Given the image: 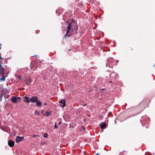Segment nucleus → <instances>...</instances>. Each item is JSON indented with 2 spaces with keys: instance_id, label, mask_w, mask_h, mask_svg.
I'll return each instance as SVG.
<instances>
[{
  "instance_id": "obj_1",
  "label": "nucleus",
  "mask_w": 155,
  "mask_h": 155,
  "mask_svg": "<svg viewBox=\"0 0 155 155\" xmlns=\"http://www.w3.org/2000/svg\"><path fill=\"white\" fill-rule=\"evenodd\" d=\"M78 29L77 26V24L75 21H72L69 24L67 28L66 34L65 36H68L71 35L72 34V32L74 30Z\"/></svg>"
},
{
  "instance_id": "obj_2",
  "label": "nucleus",
  "mask_w": 155,
  "mask_h": 155,
  "mask_svg": "<svg viewBox=\"0 0 155 155\" xmlns=\"http://www.w3.org/2000/svg\"><path fill=\"white\" fill-rule=\"evenodd\" d=\"M20 99V97H17L15 96H14L12 98L11 100L13 103H17L18 102V100Z\"/></svg>"
},
{
  "instance_id": "obj_3",
  "label": "nucleus",
  "mask_w": 155,
  "mask_h": 155,
  "mask_svg": "<svg viewBox=\"0 0 155 155\" xmlns=\"http://www.w3.org/2000/svg\"><path fill=\"white\" fill-rule=\"evenodd\" d=\"M24 139L23 137H20L19 136H17L15 138V141L16 143H18L23 140Z\"/></svg>"
},
{
  "instance_id": "obj_4",
  "label": "nucleus",
  "mask_w": 155,
  "mask_h": 155,
  "mask_svg": "<svg viewBox=\"0 0 155 155\" xmlns=\"http://www.w3.org/2000/svg\"><path fill=\"white\" fill-rule=\"evenodd\" d=\"M38 98L36 96H33L30 99V101L32 103H35L38 100Z\"/></svg>"
},
{
  "instance_id": "obj_5",
  "label": "nucleus",
  "mask_w": 155,
  "mask_h": 155,
  "mask_svg": "<svg viewBox=\"0 0 155 155\" xmlns=\"http://www.w3.org/2000/svg\"><path fill=\"white\" fill-rule=\"evenodd\" d=\"M8 144L10 147H12L14 145V142L12 140H10L8 141Z\"/></svg>"
},
{
  "instance_id": "obj_6",
  "label": "nucleus",
  "mask_w": 155,
  "mask_h": 155,
  "mask_svg": "<svg viewBox=\"0 0 155 155\" xmlns=\"http://www.w3.org/2000/svg\"><path fill=\"white\" fill-rule=\"evenodd\" d=\"M24 101L25 102L29 103L30 102V99L28 97L25 96L24 97Z\"/></svg>"
},
{
  "instance_id": "obj_7",
  "label": "nucleus",
  "mask_w": 155,
  "mask_h": 155,
  "mask_svg": "<svg viewBox=\"0 0 155 155\" xmlns=\"http://www.w3.org/2000/svg\"><path fill=\"white\" fill-rule=\"evenodd\" d=\"M31 79L30 78L26 79L25 81V84L27 85H29L31 83Z\"/></svg>"
},
{
  "instance_id": "obj_8",
  "label": "nucleus",
  "mask_w": 155,
  "mask_h": 155,
  "mask_svg": "<svg viewBox=\"0 0 155 155\" xmlns=\"http://www.w3.org/2000/svg\"><path fill=\"white\" fill-rule=\"evenodd\" d=\"M59 102L61 104V106L63 107H64L65 106V100H62L59 101Z\"/></svg>"
},
{
  "instance_id": "obj_9",
  "label": "nucleus",
  "mask_w": 155,
  "mask_h": 155,
  "mask_svg": "<svg viewBox=\"0 0 155 155\" xmlns=\"http://www.w3.org/2000/svg\"><path fill=\"white\" fill-rule=\"evenodd\" d=\"M4 71V68L3 67H0V74L1 75V76L3 75Z\"/></svg>"
},
{
  "instance_id": "obj_10",
  "label": "nucleus",
  "mask_w": 155,
  "mask_h": 155,
  "mask_svg": "<svg viewBox=\"0 0 155 155\" xmlns=\"http://www.w3.org/2000/svg\"><path fill=\"white\" fill-rule=\"evenodd\" d=\"M106 126L107 125L105 123H104L103 124H101L100 125V127L101 129L105 128Z\"/></svg>"
},
{
  "instance_id": "obj_11",
  "label": "nucleus",
  "mask_w": 155,
  "mask_h": 155,
  "mask_svg": "<svg viewBox=\"0 0 155 155\" xmlns=\"http://www.w3.org/2000/svg\"><path fill=\"white\" fill-rule=\"evenodd\" d=\"M42 103L40 101L38 100L36 101V105L38 107H39L41 106Z\"/></svg>"
},
{
  "instance_id": "obj_12",
  "label": "nucleus",
  "mask_w": 155,
  "mask_h": 155,
  "mask_svg": "<svg viewBox=\"0 0 155 155\" xmlns=\"http://www.w3.org/2000/svg\"><path fill=\"white\" fill-rule=\"evenodd\" d=\"M51 115V112L50 111H47L45 114H44V115L46 116H48Z\"/></svg>"
},
{
  "instance_id": "obj_13",
  "label": "nucleus",
  "mask_w": 155,
  "mask_h": 155,
  "mask_svg": "<svg viewBox=\"0 0 155 155\" xmlns=\"http://www.w3.org/2000/svg\"><path fill=\"white\" fill-rule=\"evenodd\" d=\"M3 76L2 78H1L0 79V80L1 81H4L5 80V78L4 77V75H2Z\"/></svg>"
},
{
  "instance_id": "obj_14",
  "label": "nucleus",
  "mask_w": 155,
  "mask_h": 155,
  "mask_svg": "<svg viewBox=\"0 0 155 155\" xmlns=\"http://www.w3.org/2000/svg\"><path fill=\"white\" fill-rule=\"evenodd\" d=\"M35 114L38 116L39 115L40 113L38 111L36 110L35 111Z\"/></svg>"
},
{
  "instance_id": "obj_15",
  "label": "nucleus",
  "mask_w": 155,
  "mask_h": 155,
  "mask_svg": "<svg viewBox=\"0 0 155 155\" xmlns=\"http://www.w3.org/2000/svg\"><path fill=\"white\" fill-rule=\"evenodd\" d=\"M113 60V58H110L108 59H107V61L109 62L110 63L111 61Z\"/></svg>"
},
{
  "instance_id": "obj_16",
  "label": "nucleus",
  "mask_w": 155,
  "mask_h": 155,
  "mask_svg": "<svg viewBox=\"0 0 155 155\" xmlns=\"http://www.w3.org/2000/svg\"><path fill=\"white\" fill-rule=\"evenodd\" d=\"M48 136V134H46V133H44V137L45 138H47V137Z\"/></svg>"
},
{
  "instance_id": "obj_17",
  "label": "nucleus",
  "mask_w": 155,
  "mask_h": 155,
  "mask_svg": "<svg viewBox=\"0 0 155 155\" xmlns=\"http://www.w3.org/2000/svg\"><path fill=\"white\" fill-rule=\"evenodd\" d=\"M17 77L18 78L21 80V77L20 76H18Z\"/></svg>"
},
{
  "instance_id": "obj_18",
  "label": "nucleus",
  "mask_w": 155,
  "mask_h": 155,
  "mask_svg": "<svg viewBox=\"0 0 155 155\" xmlns=\"http://www.w3.org/2000/svg\"><path fill=\"white\" fill-rule=\"evenodd\" d=\"M39 32V31L38 30H37L35 32L37 34H38Z\"/></svg>"
},
{
  "instance_id": "obj_19",
  "label": "nucleus",
  "mask_w": 155,
  "mask_h": 155,
  "mask_svg": "<svg viewBox=\"0 0 155 155\" xmlns=\"http://www.w3.org/2000/svg\"><path fill=\"white\" fill-rule=\"evenodd\" d=\"M54 127H55V128H56L57 127V124H56V122L55 123Z\"/></svg>"
},
{
  "instance_id": "obj_20",
  "label": "nucleus",
  "mask_w": 155,
  "mask_h": 155,
  "mask_svg": "<svg viewBox=\"0 0 155 155\" xmlns=\"http://www.w3.org/2000/svg\"><path fill=\"white\" fill-rule=\"evenodd\" d=\"M36 136H39L38 135H33V137H36Z\"/></svg>"
},
{
  "instance_id": "obj_21",
  "label": "nucleus",
  "mask_w": 155,
  "mask_h": 155,
  "mask_svg": "<svg viewBox=\"0 0 155 155\" xmlns=\"http://www.w3.org/2000/svg\"><path fill=\"white\" fill-rule=\"evenodd\" d=\"M82 128L83 130H84L85 129V128L84 127H82Z\"/></svg>"
},
{
  "instance_id": "obj_22",
  "label": "nucleus",
  "mask_w": 155,
  "mask_h": 155,
  "mask_svg": "<svg viewBox=\"0 0 155 155\" xmlns=\"http://www.w3.org/2000/svg\"><path fill=\"white\" fill-rule=\"evenodd\" d=\"M0 58L2 60L3 59V58H2L1 56L0 57Z\"/></svg>"
},
{
  "instance_id": "obj_23",
  "label": "nucleus",
  "mask_w": 155,
  "mask_h": 155,
  "mask_svg": "<svg viewBox=\"0 0 155 155\" xmlns=\"http://www.w3.org/2000/svg\"><path fill=\"white\" fill-rule=\"evenodd\" d=\"M122 153H120V154H119V155H122Z\"/></svg>"
},
{
  "instance_id": "obj_24",
  "label": "nucleus",
  "mask_w": 155,
  "mask_h": 155,
  "mask_svg": "<svg viewBox=\"0 0 155 155\" xmlns=\"http://www.w3.org/2000/svg\"><path fill=\"white\" fill-rule=\"evenodd\" d=\"M96 155H100V154L98 153H97Z\"/></svg>"
},
{
  "instance_id": "obj_25",
  "label": "nucleus",
  "mask_w": 155,
  "mask_h": 155,
  "mask_svg": "<svg viewBox=\"0 0 155 155\" xmlns=\"http://www.w3.org/2000/svg\"><path fill=\"white\" fill-rule=\"evenodd\" d=\"M44 104L45 105H46V103H44Z\"/></svg>"
},
{
  "instance_id": "obj_26",
  "label": "nucleus",
  "mask_w": 155,
  "mask_h": 155,
  "mask_svg": "<svg viewBox=\"0 0 155 155\" xmlns=\"http://www.w3.org/2000/svg\"><path fill=\"white\" fill-rule=\"evenodd\" d=\"M104 89H101V90H104Z\"/></svg>"
},
{
  "instance_id": "obj_27",
  "label": "nucleus",
  "mask_w": 155,
  "mask_h": 155,
  "mask_svg": "<svg viewBox=\"0 0 155 155\" xmlns=\"http://www.w3.org/2000/svg\"><path fill=\"white\" fill-rule=\"evenodd\" d=\"M71 49H69L68 50V51H71Z\"/></svg>"
},
{
  "instance_id": "obj_28",
  "label": "nucleus",
  "mask_w": 155,
  "mask_h": 155,
  "mask_svg": "<svg viewBox=\"0 0 155 155\" xmlns=\"http://www.w3.org/2000/svg\"><path fill=\"white\" fill-rule=\"evenodd\" d=\"M2 67V66H1V64H0V67Z\"/></svg>"
},
{
  "instance_id": "obj_29",
  "label": "nucleus",
  "mask_w": 155,
  "mask_h": 155,
  "mask_svg": "<svg viewBox=\"0 0 155 155\" xmlns=\"http://www.w3.org/2000/svg\"><path fill=\"white\" fill-rule=\"evenodd\" d=\"M86 105V104H84V105H83V106H85V105Z\"/></svg>"
},
{
  "instance_id": "obj_30",
  "label": "nucleus",
  "mask_w": 155,
  "mask_h": 155,
  "mask_svg": "<svg viewBox=\"0 0 155 155\" xmlns=\"http://www.w3.org/2000/svg\"><path fill=\"white\" fill-rule=\"evenodd\" d=\"M111 82H112V81H110V82H109V83H111Z\"/></svg>"
},
{
  "instance_id": "obj_31",
  "label": "nucleus",
  "mask_w": 155,
  "mask_h": 155,
  "mask_svg": "<svg viewBox=\"0 0 155 155\" xmlns=\"http://www.w3.org/2000/svg\"><path fill=\"white\" fill-rule=\"evenodd\" d=\"M43 110H42V111H41V113H43Z\"/></svg>"
},
{
  "instance_id": "obj_32",
  "label": "nucleus",
  "mask_w": 155,
  "mask_h": 155,
  "mask_svg": "<svg viewBox=\"0 0 155 155\" xmlns=\"http://www.w3.org/2000/svg\"><path fill=\"white\" fill-rule=\"evenodd\" d=\"M34 57H35L36 56V55H35V56H34Z\"/></svg>"
},
{
  "instance_id": "obj_33",
  "label": "nucleus",
  "mask_w": 155,
  "mask_h": 155,
  "mask_svg": "<svg viewBox=\"0 0 155 155\" xmlns=\"http://www.w3.org/2000/svg\"><path fill=\"white\" fill-rule=\"evenodd\" d=\"M118 62V61H116L117 62Z\"/></svg>"
}]
</instances>
